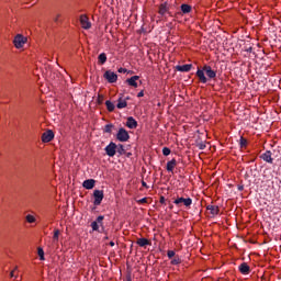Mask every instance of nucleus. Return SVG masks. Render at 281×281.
I'll list each match as a JSON object with an SVG mask.
<instances>
[{
	"instance_id": "obj_15",
	"label": "nucleus",
	"mask_w": 281,
	"mask_h": 281,
	"mask_svg": "<svg viewBox=\"0 0 281 281\" xmlns=\"http://www.w3.org/2000/svg\"><path fill=\"white\" fill-rule=\"evenodd\" d=\"M180 10L181 12H178L177 14H190V12H192V5L183 3L181 4Z\"/></svg>"
},
{
	"instance_id": "obj_18",
	"label": "nucleus",
	"mask_w": 281,
	"mask_h": 281,
	"mask_svg": "<svg viewBox=\"0 0 281 281\" xmlns=\"http://www.w3.org/2000/svg\"><path fill=\"white\" fill-rule=\"evenodd\" d=\"M136 245H138V247H148V246L153 245V243H150V240L146 239V238H138L136 240Z\"/></svg>"
},
{
	"instance_id": "obj_41",
	"label": "nucleus",
	"mask_w": 281,
	"mask_h": 281,
	"mask_svg": "<svg viewBox=\"0 0 281 281\" xmlns=\"http://www.w3.org/2000/svg\"><path fill=\"white\" fill-rule=\"evenodd\" d=\"M142 186H143V188H147L148 189V184L145 181H142Z\"/></svg>"
},
{
	"instance_id": "obj_48",
	"label": "nucleus",
	"mask_w": 281,
	"mask_h": 281,
	"mask_svg": "<svg viewBox=\"0 0 281 281\" xmlns=\"http://www.w3.org/2000/svg\"><path fill=\"white\" fill-rule=\"evenodd\" d=\"M104 239H105V240H109V237H108V236H105V237H104Z\"/></svg>"
},
{
	"instance_id": "obj_28",
	"label": "nucleus",
	"mask_w": 281,
	"mask_h": 281,
	"mask_svg": "<svg viewBox=\"0 0 281 281\" xmlns=\"http://www.w3.org/2000/svg\"><path fill=\"white\" fill-rule=\"evenodd\" d=\"M239 145H240V148H247V140L245 137H240Z\"/></svg>"
},
{
	"instance_id": "obj_14",
	"label": "nucleus",
	"mask_w": 281,
	"mask_h": 281,
	"mask_svg": "<svg viewBox=\"0 0 281 281\" xmlns=\"http://www.w3.org/2000/svg\"><path fill=\"white\" fill-rule=\"evenodd\" d=\"M176 69L182 74H188V71L192 69V64L178 65L176 66Z\"/></svg>"
},
{
	"instance_id": "obj_20",
	"label": "nucleus",
	"mask_w": 281,
	"mask_h": 281,
	"mask_svg": "<svg viewBox=\"0 0 281 281\" xmlns=\"http://www.w3.org/2000/svg\"><path fill=\"white\" fill-rule=\"evenodd\" d=\"M206 210L210 212V214H212V216H217L218 212H221L218 206L212 204L207 205Z\"/></svg>"
},
{
	"instance_id": "obj_39",
	"label": "nucleus",
	"mask_w": 281,
	"mask_h": 281,
	"mask_svg": "<svg viewBox=\"0 0 281 281\" xmlns=\"http://www.w3.org/2000/svg\"><path fill=\"white\" fill-rule=\"evenodd\" d=\"M159 203H161V204L166 203V198L165 196H160Z\"/></svg>"
},
{
	"instance_id": "obj_7",
	"label": "nucleus",
	"mask_w": 281,
	"mask_h": 281,
	"mask_svg": "<svg viewBox=\"0 0 281 281\" xmlns=\"http://www.w3.org/2000/svg\"><path fill=\"white\" fill-rule=\"evenodd\" d=\"M102 221H104V217L102 215H99L94 222L91 223V227L93 232H104V228L100 231V225H102Z\"/></svg>"
},
{
	"instance_id": "obj_47",
	"label": "nucleus",
	"mask_w": 281,
	"mask_h": 281,
	"mask_svg": "<svg viewBox=\"0 0 281 281\" xmlns=\"http://www.w3.org/2000/svg\"><path fill=\"white\" fill-rule=\"evenodd\" d=\"M123 100H125V102H126V100H131V97H126L125 99H123Z\"/></svg>"
},
{
	"instance_id": "obj_2",
	"label": "nucleus",
	"mask_w": 281,
	"mask_h": 281,
	"mask_svg": "<svg viewBox=\"0 0 281 281\" xmlns=\"http://www.w3.org/2000/svg\"><path fill=\"white\" fill-rule=\"evenodd\" d=\"M116 139L117 142H128V139H131V135H128V131H126V128L121 127L116 133Z\"/></svg>"
},
{
	"instance_id": "obj_50",
	"label": "nucleus",
	"mask_w": 281,
	"mask_h": 281,
	"mask_svg": "<svg viewBox=\"0 0 281 281\" xmlns=\"http://www.w3.org/2000/svg\"><path fill=\"white\" fill-rule=\"evenodd\" d=\"M170 209L172 210V205L170 206Z\"/></svg>"
},
{
	"instance_id": "obj_24",
	"label": "nucleus",
	"mask_w": 281,
	"mask_h": 281,
	"mask_svg": "<svg viewBox=\"0 0 281 281\" xmlns=\"http://www.w3.org/2000/svg\"><path fill=\"white\" fill-rule=\"evenodd\" d=\"M105 106L110 113H113V111H115V104H113V102L111 101H105Z\"/></svg>"
},
{
	"instance_id": "obj_35",
	"label": "nucleus",
	"mask_w": 281,
	"mask_h": 281,
	"mask_svg": "<svg viewBox=\"0 0 281 281\" xmlns=\"http://www.w3.org/2000/svg\"><path fill=\"white\" fill-rule=\"evenodd\" d=\"M245 52H247L248 54H251L254 52V47H251V46L246 47Z\"/></svg>"
},
{
	"instance_id": "obj_34",
	"label": "nucleus",
	"mask_w": 281,
	"mask_h": 281,
	"mask_svg": "<svg viewBox=\"0 0 281 281\" xmlns=\"http://www.w3.org/2000/svg\"><path fill=\"white\" fill-rule=\"evenodd\" d=\"M162 155H165V157H168V155H170V148L164 147L162 148Z\"/></svg>"
},
{
	"instance_id": "obj_42",
	"label": "nucleus",
	"mask_w": 281,
	"mask_h": 281,
	"mask_svg": "<svg viewBox=\"0 0 281 281\" xmlns=\"http://www.w3.org/2000/svg\"><path fill=\"white\" fill-rule=\"evenodd\" d=\"M238 190H239V192H243V190H245V187L239 186V187H238Z\"/></svg>"
},
{
	"instance_id": "obj_12",
	"label": "nucleus",
	"mask_w": 281,
	"mask_h": 281,
	"mask_svg": "<svg viewBox=\"0 0 281 281\" xmlns=\"http://www.w3.org/2000/svg\"><path fill=\"white\" fill-rule=\"evenodd\" d=\"M168 2H164L159 5V11L158 14H160V16H164L167 12L169 14V16H172V13L168 11Z\"/></svg>"
},
{
	"instance_id": "obj_45",
	"label": "nucleus",
	"mask_w": 281,
	"mask_h": 281,
	"mask_svg": "<svg viewBox=\"0 0 281 281\" xmlns=\"http://www.w3.org/2000/svg\"><path fill=\"white\" fill-rule=\"evenodd\" d=\"M126 281H133V280L131 279V274H128V276L126 277Z\"/></svg>"
},
{
	"instance_id": "obj_32",
	"label": "nucleus",
	"mask_w": 281,
	"mask_h": 281,
	"mask_svg": "<svg viewBox=\"0 0 281 281\" xmlns=\"http://www.w3.org/2000/svg\"><path fill=\"white\" fill-rule=\"evenodd\" d=\"M104 103V95L98 94L97 104H103Z\"/></svg>"
},
{
	"instance_id": "obj_16",
	"label": "nucleus",
	"mask_w": 281,
	"mask_h": 281,
	"mask_svg": "<svg viewBox=\"0 0 281 281\" xmlns=\"http://www.w3.org/2000/svg\"><path fill=\"white\" fill-rule=\"evenodd\" d=\"M128 106V103L126 102V99H124V95L120 94V98L117 99V109H126Z\"/></svg>"
},
{
	"instance_id": "obj_29",
	"label": "nucleus",
	"mask_w": 281,
	"mask_h": 281,
	"mask_svg": "<svg viewBox=\"0 0 281 281\" xmlns=\"http://www.w3.org/2000/svg\"><path fill=\"white\" fill-rule=\"evenodd\" d=\"M171 265H181V258L179 256L173 257Z\"/></svg>"
},
{
	"instance_id": "obj_13",
	"label": "nucleus",
	"mask_w": 281,
	"mask_h": 281,
	"mask_svg": "<svg viewBox=\"0 0 281 281\" xmlns=\"http://www.w3.org/2000/svg\"><path fill=\"white\" fill-rule=\"evenodd\" d=\"M238 270L240 271V273L243 276H249L251 268L249 267V265H247V262H243L239 267Z\"/></svg>"
},
{
	"instance_id": "obj_38",
	"label": "nucleus",
	"mask_w": 281,
	"mask_h": 281,
	"mask_svg": "<svg viewBox=\"0 0 281 281\" xmlns=\"http://www.w3.org/2000/svg\"><path fill=\"white\" fill-rule=\"evenodd\" d=\"M137 98H144V90L137 93Z\"/></svg>"
},
{
	"instance_id": "obj_27",
	"label": "nucleus",
	"mask_w": 281,
	"mask_h": 281,
	"mask_svg": "<svg viewBox=\"0 0 281 281\" xmlns=\"http://www.w3.org/2000/svg\"><path fill=\"white\" fill-rule=\"evenodd\" d=\"M37 255L40 256V260H45V251L42 247L37 248Z\"/></svg>"
},
{
	"instance_id": "obj_19",
	"label": "nucleus",
	"mask_w": 281,
	"mask_h": 281,
	"mask_svg": "<svg viewBox=\"0 0 281 281\" xmlns=\"http://www.w3.org/2000/svg\"><path fill=\"white\" fill-rule=\"evenodd\" d=\"M137 80H139V76H133L126 79V82L127 85H130V87H134L135 89H137Z\"/></svg>"
},
{
	"instance_id": "obj_37",
	"label": "nucleus",
	"mask_w": 281,
	"mask_h": 281,
	"mask_svg": "<svg viewBox=\"0 0 281 281\" xmlns=\"http://www.w3.org/2000/svg\"><path fill=\"white\" fill-rule=\"evenodd\" d=\"M199 148H200V150H205V144L201 143V144L199 145Z\"/></svg>"
},
{
	"instance_id": "obj_3",
	"label": "nucleus",
	"mask_w": 281,
	"mask_h": 281,
	"mask_svg": "<svg viewBox=\"0 0 281 281\" xmlns=\"http://www.w3.org/2000/svg\"><path fill=\"white\" fill-rule=\"evenodd\" d=\"M93 205H102V201L104 200V191L103 190H94L93 191Z\"/></svg>"
},
{
	"instance_id": "obj_26",
	"label": "nucleus",
	"mask_w": 281,
	"mask_h": 281,
	"mask_svg": "<svg viewBox=\"0 0 281 281\" xmlns=\"http://www.w3.org/2000/svg\"><path fill=\"white\" fill-rule=\"evenodd\" d=\"M59 236H60V231L59 229H55L54 231V235H53V241L54 243H58Z\"/></svg>"
},
{
	"instance_id": "obj_30",
	"label": "nucleus",
	"mask_w": 281,
	"mask_h": 281,
	"mask_svg": "<svg viewBox=\"0 0 281 281\" xmlns=\"http://www.w3.org/2000/svg\"><path fill=\"white\" fill-rule=\"evenodd\" d=\"M103 131L104 133H111L113 131V124H106Z\"/></svg>"
},
{
	"instance_id": "obj_25",
	"label": "nucleus",
	"mask_w": 281,
	"mask_h": 281,
	"mask_svg": "<svg viewBox=\"0 0 281 281\" xmlns=\"http://www.w3.org/2000/svg\"><path fill=\"white\" fill-rule=\"evenodd\" d=\"M116 153H119V155H124L126 153V149H124V145H116Z\"/></svg>"
},
{
	"instance_id": "obj_44",
	"label": "nucleus",
	"mask_w": 281,
	"mask_h": 281,
	"mask_svg": "<svg viewBox=\"0 0 281 281\" xmlns=\"http://www.w3.org/2000/svg\"><path fill=\"white\" fill-rule=\"evenodd\" d=\"M10 278H14V270L10 272Z\"/></svg>"
},
{
	"instance_id": "obj_36",
	"label": "nucleus",
	"mask_w": 281,
	"mask_h": 281,
	"mask_svg": "<svg viewBox=\"0 0 281 281\" xmlns=\"http://www.w3.org/2000/svg\"><path fill=\"white\" fill-rule=\"evenodd\" d=\"M128 70L126 68H119V74H126Z\"/></svg>"
},
{
	"instance_id": "obj_43",
	"label": "nucleus",
	"mask_w": 281,
	"mask_h": 281,
	"mask_svg": "<svg viewBox=\"0 0 281 281\" xmlns=\"http://www.w3.org/2000/svg\"><path fill=\"white\" fill-rule=\"evenodd\" d=\"M110 247H115V243L114 241H110Z\"/></svg>"
},
{
	"instance_id": "obj_17",
	"label": "nucleus",
	"mask_w": 281,
	"mask_h": 281,
	"mask_svg": "<svg viewBox=\"0 0 281 281\" xmlns=\"http://www.w3.org/2000/svg\"><path fill=\"white\" fill-rule=\"evenodd\" d=\"M82 186L83 188H86V190H93V188H95V180L94 179L85 180Z\"/></svg>"
},
{
	"instance_id": "obj_11",
	"label": "nucleus",
	"mask_w": 281,
	"mask_h": 281,
	"mask_svg": "<svg viewBox=\"0 0 281 281\" xmlns=\"http://www.w3.org/2000/svg\"><path fill=\"white\" fill-rule=\"evenodd\" d=\"M271 150H267L266 153L260 155V159L266 161L267 164H273V157H272Z\"/></svg>"
},
{
	"instance_id": "obj_21",
	"label": "nucleus",
	"mask_w": 281,
	"mask_h": 281,
	"mask_svg": "<svg viewBox=\"0 0 281 281\" xmlns=\"http://www.w3.org/2000/svg\"><path fill=\"white\" fill-rule=\"evenodd\" d=\"M126 126L127 128H137V122L135 121V119L133 116H128L127 121H126Z\"/></svg>"
},
{
	"instance_id": "obj_10",
	"label": "nucleus",
	"mask_w": 281,
	"mask_h": 281,
	"mask_svg": "<svg viewBox=\"0 0 281 281\" xmlns=\"http://www.w3.org/2000/svg\"><path fill=\"white\" fill-rule=\"evenodd\" d=\"M54 139V132L52 130H48L42 134V142L44 144H48V142H52Z\"/></svg>"
},
{
	"instance_id": "obj_46",
	"label": "nucleus",
	"mask_w": 281,
	"mask_h": 281,
	"mask_svg": "<svg viewBox=\"0 0 281 281\" xmlns=\"http://www.w3.org/2000/svg\"><path fill=\"white\" fill-rule=\"evenodd\" d=\"M60 16V14H58L56 18H55V22H57L58 21V18Z\"/></svg>"
},
{
	"instance_id": "obj_49",
	"label": "nucleus",
	"mask_w": 281,
	"mask_h": 281,
	"mask_svg": "<svg viewBox=\"0 0 281 281\" xmlns=\"http://www.w3.org/2000/svg\"><path fill=\"white\" fill-rule=\"evenodd\" d=\"M16 269H19V267L15 266V267H14V271H16Z\"/></svg>"
},
{
	"instance_id": "obj_1",
	"label": "nucleus",
	"mask_w": 281,
	"mask_h": 281,
	"mask_svg": "<svg viewBox=\"0 0 281 281\" xmlns=\"http://www.w3.org/2000/svg\"><path fill=\"white\" fill-rule=\"evenodd\" d=\"M195 76L202 85H206L207 78L209 80H214V78H216V70H213L212 66L205 65L203 66V69L198 68Z\"/></svg>"
},
{
	"instance_id": "obj_6",
	"label": "nucleus",
	"mask_w": 281,
	"mask_h": 281,
	"mask_svg": "<svg viewBox=\"0 0 281 281\" xmlns=\"http://www.w3.org/2000/svg\"><path fill=\"white\" fill-rule=\"evenodd\" d=\"M104 150L108 157H115L117 153V144L111 142L108 146H105Z\"/></svg>"
},
{
	"instance_id": "obj_9",
	"label": "nucleus",
	"mask_w": 281,
	"mask_h": 281,
	"mask_svg": "<svg viewBox=\"0 0 281 281\" xmlns=\"http://www.w3.org/2000/svg\"><path fill=\"white\" fill-rule=\"evenodd\" d=\"M79 21L83 30H91V22L89 21V16H87L86 14H82L80 15Z\"/></svg>"
},
{
	"instance_id": "obj_22",
	"label": "nucleus",
	"mask_w": 281,
	"mask_h": 281,
	"mask_svg": "<svg viewBox=\"0 0 281 281\" xmlns=\"http://www.w3.org/2000/svg\"><path fill=\"white\" fill-rule=\"evenodd\" d=\"M175 168H177V159H171L167 162V172H173Z\"/></svg>"
},
{
	"instance_id": "obj_8",
	"label": "nucleus",
	"mask_w": 281,
	"mask_h": 281,
	"mask_svg": "<svg viewBox=\"0 0 281 281\" xmlns=\"http://www.w3.org/2000/svg\"><path fill=\"white\" fill-rule=\"evenodd\" d=\"M103 78L108 80V82H110L111 85H113V82H117V74L111 70H106L103 75Z\"/></svg>"
},
{
	"instance_id": "obj_4",
	"label": "nucleus",
	"mask_w": 281,
	"mask_h": 281,
	"mask_svg": "<svg viewBox=\"0 0 281 281\" xmlns=\"http://www.w3.org/2000/svg\"><path fill=\"white\" fill-rule=\"evenodd\" d=\"M175 205H178V207H181V204L184 205V207H188L190 210L192 205V199L191 198H178L173 201Z\"/></svg>"
},
{
	"instance_id": "obj_33",
	"label": "nucleus",
	"mask_w": 281,
	"mask_h": 281,
	"mask_svg": "<svg viewBox=\"0 0 281 281\" xmlns=\"http://www.w3.org/2000/svg\"><path fill=\"white\" fill-rule=\"evenodd\" d=\"M167 256H168L169 260H172V258H175L177 255H176L175 250H168Z\"/></svg>"
},
{
	"instance_id": "obj_5",
	"label": "nucleus",
	"mask_w": 281,
	"mask_h": 281,
	"mask_svg": "<svg viewBox=\"0 0 281 281\" xmlns=\"http://www.w3.org/2000/svg\"><path fill=\"white\" fill-rule=\"evenodd\" d=\"M25 43H27V37L23 36L22 34H18L13 40V45L16 47V49H21Z\"/></svg>"
},
{
	"instance_id": "obj_40",
	"label": "nucleus",
	"mask_w": 281,
	"mask_h": 281,
	"mask_svg": "<svg viewBox=\"0 0 281 281\" xmlns=\"http://www.w3.org/2000/svg\"><path fill=\"white\" fill-rule=\"evenodd\" d=\"M139 203H147V199L146 198H143L138 201Z\"/></svg>"
},
{
	"instance_id": "obj_31",
	"label": "nucleus",
	"mask_w": 281,
	"mask_h": 281,
	"mask_svg": "<svg viewBox=\"0 0 281 281\" xmlns=\"http://www.w3.org/2000/svg\"><path fill=\"white\" fill-rule=\"evenodd\" d=\"M26 221L27 223H36V217L34 215H26Z\"/></svg>"
},
{
	"instance_id": "obj_23",
	"label": "nucleus",
	"mask_w": 281,
	"mask_h": 281,
	"mask_svg": "<svg viewBox=\"0 0 281 281\" xmlns=\"http://www.w3.org/2000/svg\"><path fill=\"white\" fill-rule=\"evenodd\" d=\"M98 61H99V65H104V63H106V53H101L98 56Z\"/></svg>"
}]
</instances>
